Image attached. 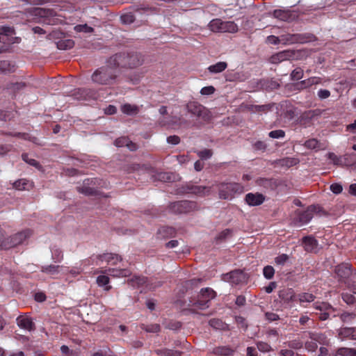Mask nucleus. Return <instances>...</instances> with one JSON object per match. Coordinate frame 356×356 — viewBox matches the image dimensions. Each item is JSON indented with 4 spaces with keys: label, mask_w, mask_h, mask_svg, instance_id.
Returning <instances> with one entry per match:
<instances>
[{
    "label": "nucleus",
    "mask_w": 356,
    "mask_h": 356,
    "mask_svg": "<svg viewBox=\"0 0 356 356\" xmlns=\"http://www.w3.org/2000/svg\"><path fill=\"white\" fill-rule=\"evenodd\" d=\"M96 259L101 261H104L111 265H116L122 259L120 255L113 253H105L103 254H99L96 257Z\"/></svg>",
    "instance_id": "5701e85b"
},
{
    "label": "nucleus",
    "mask_w": 356,
    "mask_h": 356,
    "mask_svg": "<svg viewBox=\"0 0 356 356\" xmlns=\"http://www.w3.org/2000/svg\"><path fill=\"white\" fill-rule=\"evenodd\" d=\"M123 24H129L135 20V17L131 13H128L122 15L120 17Z\"/></svg>",
    "instance_id": "6e6d98bb"
},
{
    "label": "nucleus",
    "mask_w": 356,
    "mask_h": 356,
    "mask_svg": "<svg viewBox=\"0 0 356 356\" xmlns=\"http://www.w3.org/2000/svg\"><path fill=\"white\" fill-rule=\"evenodd\" d=\"M209 324L211 327L216 330H225L227 327V324H225L221 319L219 318L211 319L209 321Z\"/></svg>",
    "instance_id": "ea45409f"
},
{
    "label": "nucleus",
    "mask_w": 356,
    "mask_h": 356,
    "mask_svg": "<svg viewBox=\"0 0 356 356\" xmlns=\"http://www.w3.org/2000/svg\"><path fill=\"white\" fill-rule=\"evenodd\" d=\"M219 197L224 200L232 199L236 194L243 192V186L238 183H220L218 185Z\"/></svg>",
    "instance_id": "39448f33"
},
{
    "label": "nucleus",
    "mask_w": 356,
    "mask_h": 356,
    "mask_svg": "<svg viewBox=\"0 0 356 356\" xmlns=\"http://www.w3.org/2000/svg\"><path fill=\"white\" fill-rule=\"evenodd\" d=\"M314 307L316 312L315 315L321 321H325L328 319L334 309L328 303L325 302H316L314 304Z\"/></svg>",
    "instance_id": "9b49d317"
},
{
    "label": "nucleus",
    "mask_w": 356,
    "mask_h": 356,
    "mask_svg": "<svg viewBox=\"0 0 356 356\" xmlns=\"http://www.w3.org/2000/svg\"><path fill=\"white\" fill-rule=\"evenodd\" d=\"M305 146L308 149H317L319 147V142L315 138H311L305 141Z\"/></svg>",
    "instance_id": "5fc2aeb1"
},
{
    "label": "nucleus",
    "mask_w": 356,
    "mask_h": 356,
    "mask_svg": "<svg viewBox=\"0 0 356 356\" xmlns=\"http://www.w3.org/2000/svg\"><path fill=\"white\" fill-rule=\"evenodd\" d=\"M267 42L270 44H282L281 41V35L280 36H275L273 35H269L267 37Z\"/></svg>",
    "instance_id": "338daca9"
},
{
    "label": "nucleus",
    "mask_w": 356,
    "mask_h": 356,
    "mask_svg": "<svg viewBox=\"0 0 356 356\" xmlns=\"http://www.w3.org/2000/svg\"><path fill=\"white\" fill-rule=\"evenodd\" d=\"M25 87H26V84L24 83H22V82L18 83L17 82V83H10L9 87H8V89L15 92V91H18V90H22Z\"/></svg>",
    "instance_id": "69168bd1"
},
{
    "label": "nucleus",
    "mask_w": 356,
    "mask_h": 356,
    "mask_svg": "<svg viewBox=\"0 0 356 356\" xmlns=\"http://www.w3.org/2000/svg\"><path fill=\"white\" fill-rule=\"evenodd\" d=\"M301 245L307 252H316L318 247V242L313 236H304L301 240Z\"/></svg>",
    "instance_id": "a211bd4d"
},
{
    "label": "nucleus",
    "mask_w": 356,
    "mask_h": 356,
    "mask_svg": "<svg viewBox=\"0 0 356 356\" xmlns=\"http://www.w3.org/2000/svg\"><path fill=\"white\" fill-rule=\"evenodd\" d=\"M315 298L316 296L309 293H301L296 295V301H298L299 303L304 307H305L304 303L312 302L314 301Z\"/></svg>",
    "instance_id": "c756f323"
},
{
    "label": "nucleus",
    "mask_w": 356,
    "mask_h": 356,
    "mask_svg": "<svg viewBox=\"0 0 356 356\" xmlns=\"http://www.w3.org/2000/svg\"><path fill=\"white\" fill-rule=\"evenodd\" d=\"M216 296V292L211 288L206 287L200 290L197 298H191L188 306L195 307L200 309L209 307L210 302Z\"/></svg>",
    "instance_id": "7ed1b4c3"
},
{
    "label": "nucleus",
    "mask_w": 356,
    "mask_h": 356,
    "mask_svg": "<svg viewBox=\"0 0 356 356\" xmlns=\"http://www.w3.org/2000/svg\"><path fill=\"white\" fill-rule=\"evenodd\" d=\"M334 272L339 281L345 282L352 275L353 269L350 264L342 263L335 267Z\"/></svg>",
    "instance_id": "2eb2a0df"
},
{
    "label": "nucleus",
    "mask_w": 356,
    "mask_h": 356,
    "mask_svg": "<svg viewBox=\"0 0 356 356\" xmlns=\"http://www.w3.org/2000/svg\"><path fill=\"white\" fill-rule=\"evenodd\" d=\"M197 202L189 200L174 202L168 206L169 212L174 214L188 213L197 210Z\"/></svg>",
    "instance_id": "0eeeda50"
},
{
    "label": "nucleus",
    "mask_w": 356,
    "mask_h": 356,
    "mask_svg": "<svg viewBox=\"0 0 356 356\" xmlns=\"http://www.w3.org/2000/svg\"><path fill=\"white\" fill-rule=\"evenodd\" d=\"M159 112L162 115H165L168 114L167 107L165 106H162L159 109ZM188 122L187 120L183 119L181 117L177 116H170L160 118L159 120V124L161 127H167V128H177L180 127L182 125L188 124Z\"/></svg>",
    "instance_id": "20e7f679"
},
{
    "label": "nucleus",
    "mask_w": 356,
    "mask_h": 356,
    "mask_svg": "<svg viewBox=\"0 0 356 356\" xmlns=\"http://www.w3.org/2000/svg\"><path fill=\"white\" fill-rule=\"evenodd\" d=\"M13 185L15 189L22 191L28 190L32 186V183L26 179H20L15 181Z\"/></svg>",
    "instance_id": "72a5a7b5"
},
{
    "label": "nucleus",
    "mask_w": 356,
    "mask_h": 356,
    "mask_svg": "<svg viewBox=\"0 0 356 356\" xmlns=\"http://www.w3.org/2000/svg\"><path fill=\"white\" fill-rule=\"evenodd\" d=\"M32 234V231L31 229H26L22 232H19L9 238H7L8 243H3L1 245L2 249H10L11 248L15 247L24 242L28 237H29Z\"/></svg>",
    "instance_id": "1a4fd4ad"
},
{
    "label": "nucleus",
    "mask_w": 356,
    "mask_h": 356,
    "mask_svg": "<svg viewBox=\"0 0 356 356\" xmlns=\"http://www.w3.org/2000/svg\"><path fill=\"white\" fill-rule=\"evenodd\" d=\"M232 230L230 229H225L218 234V236L215 238L216 242L221 243L225 241L227 238L232 236Z\"/></svg>",
    "instance_id": "79ce46f5"
},
{
    "label": "nucleus",
    "mask_w": 356,
    "mask_h": 356,
    "mask_svg": "<svg viewBox=\"0 0 356 356\" xmlns=\"http://www.w3.org/2000/svg\"><path fill=\"white\" fill-rule=\"evenodd\" d=\"M63 266H62L51 264L42 266L41 271L50 275H56L60 272V270L63 269Z\"/></svg>",
    "instance_id": "7c9ffc66"
},
{
    "label": "nucleus",
    "mask_w": 356,
    "mask_h": 356,
    "mask_svg": "<svg viewBox=\"0 0 356 356\" xmlns=\"http://www.w3.org/2000/svg\"><path fill=\"white\" fill-rule=\"evenodd\" d=\"M22 158L23 161L32 166H35L36 168L40 166V163L36 160L33 159H29V155L26 153L22 154Z\"/></svg>",
    "instance_id": "13d9d810"
},
{
    "label": "nucleus",
    "mask_w": 356,
    "mask_h": 356,
    "mask_svg": "<svg viewBox=\"0 0 356 356\" xmlns=\"http://www.w3.org/2000/svg\"><path fill=\"white\" fill-rule=\"evenodd\" d=\"M155 353L159 356H181L182 354L181 351L167 348L157 349Z\"/></svg>",
    "instance_id": "c9c22d12"
},
{
    "label": "nucleus",
    "mask_w": 356,
    "mask_h": 356,
    "mask_svg": "<svg viewBox=\"0 0 356 356\" xmlns=\"http://www.w3.org/2000/svg\"><path fill=\"white\" fill-rule=\"evenodd\" d=\"M329 79H325L320 76H311L307 79L298 81L293 84L294 90L301 91L308 89L313 86L324 84Z\"/></svg>",
    "instance_id": "9d476101"
},
{
    "label": "nucleus",
    "mask_w": 356,
    "mask_h": 356,
    "mask_svg": "<svg viewBox=\"0 0 356 356\" xmlns=\"http://www.w3.org/2000/svg\"><path fill=\"white\" fill-rule=\"evenodd\" d=\"M315 336H316L315 334H312L311 337L312 340L305 343V348L309 351H315L318 348V345L316 341L317 338L314 337Z\"/></svg>",
    "instance_id": "de8ad7c7"
},
{
    "label": "nucleus",
    "mask_w": 356,
    "mask_h": 356,
    "mask_svg": "<svg viewBox=\"0 0 356 356\" xmlns=\"http://www.w3.org/2000/svg\"><path fill=\"white\" fill-rule=\"evenodd\" d=\"M51 258L54 262H60L63 259V253L59 248H53L51 250Z\"/></svg>",
    "instance_id": "09e8293b"
},
{
    "label": "nucleus",
    "mask_w": 356,
    "mask_h": 356,
    "mask_svg": "<svg viewBox=\"0 0 356 356\" xmlns=\"http://www.w3.org/2000/svg\"><path fill=\"white\" fill-rule=\"evenodd\" d=\"M95 181H97V179H92L91 181L90 179H86L83 181V186L81 187H78L79 192L85 194L86 195H95L97 193V191L93 188L90 187L88 185L90 184V182H94L95 184Z\"/></svg>",
    "instance_id": "bb28decb"
},
{
    "label": "nucleus",
    "mask_w": 356,
    "mask_h": 356,
    "mask_svg": "<svg viewBox=\"0 0 356 356\" xmlns=\"http://www.w3.org/2000/svg\"><path fill=\"white\" fill-rule=\"evenodd\" d=\"M322 113L323 111L320 109L309 110L304 113L303 117L307 119L312 120L317 116H320L322 114Z\"/></svg>",
    "instance_id": "8fccbe9b"
},
{
    "label": "nucleus",
    "mask_w": 356,
    "mask_h": 356,
    "mask_svg": "<svg viewBox=\"0 0 356 356\" xmlns=\"http://www.w3.org/2000/svg\"><path fill=\"white\" fill-rule=\"evenodd\" d=\"M342 299L348 305H353L355 301L354 296L348 293H342Z\"/></svg>",
    "instance_id": "e2e57ef3"
},
{
    "label": "nucleus",
    "mask_w": 356,
    "mask_h": 356,
    "mask_svg": "<svg viewBox=\"0 0 356 356\" xmlns=\"http://www.w3.org/2000/svg\"><path fill=\"white\" fill-rule=\"evenodd\" d=\"M339 336L341 339H356L355 327H341L339 331Z\"/></svg>",
    "instance_id": "cd10ccee"
},
{
    "label": "nucleus",
    "mask_w": 356,
    "mask_h": 356,
    "mask_svg": "<svg viewBox=\"0 0 356 356\" xmlns=\"http://www.w3.org/2000/svg\"><path fill=\"white\" fill-rule=\"evenodd\" d=\"M263 275L267 280H270L275 275V269L272 266H266L263 269Z\"/></svg>",
    "instance_id": "3c124183"
},
{
    "label": "nucleus",
    "mask_w": 356,
    "mask_h": 356,
    "mask_svg": "<svg viewBox=\"0 0 356 356\" xmlns=\"http://www.w3.org/2000/svg\"><path fill=\"white\" fill-rule=\"evenodd\" d=\"M13 33V30L10 27L3 26L0 30V42L3 44L13 43V38H11Z\"/></svg>",
    "instance_id": "393cba45"
},
{
    "label": "nucleus",
    "mask_w": 356,
    "mask_h": 356,
    "mask_svg": "<svg viewBox=\"0 0 356 356\" xmlns=\"http://www.w3.org/2000/svg\"><path fill=\"white\" fill-rule=\"evenodd\" d=\"M273 15L275 18L288 22L296 20L298 17L294 11L289 9H276Z\"/></svg>",
    "instance_id": "4468645a"
},
{
    "label": "nucleus",
    "mask_w": 356,
    "mask_h": 356,
    "mask_svg": "<svg viewBox=\"0 0 356 356\" xmlns=\"http://www.w3.org/2000/svg\"><path fill=\"white\" fill-rule=\"evenodd\" d=\"M227 67V63L224 61H220L214 65H210L207 70L211 74H217L223 72Z\"/></svg>",
    "instance_id": "473e14b6"
},
{
    "label": "nucleus",
    "mask_w": 356,
    "mask_h": 356,
    "mask_svg": "<svg viewBox=\"0 0 356 356\" xmlns=\"http://www.w3.org/2000/svg\"><path fill=\"white\" fill-rule=\"evenodd\" d=\"M303 76L304 70L301 67H298L291 72L290 79L291 81H299L303 77Z\"/></svg>",
    "instance_id": "37998d69"
},
{
    "label": "nucleus",
    "mask_w": 356,
    "mask_h": 356,
    "mask_svg": "<svg viewBox=\"0 0 356 356\" xmlns=\"http://www.w3.org/2000/svg\"><path fill=\"white\" fill-rule=\"evenodd\" d=\"M140 327L147 332L156 333L161 330L160 325L157 323L150 325L142 324Z\"/></svg>",
    "instance_id": "a18cd8bd"
},
{
    "label": "nucleus",
    "mask_w": 356,
    "mask_h": 356,
    "mask_svg": "<svg viewBox=\"0 0 356 356\" xmlns=\"http://www.w3.org/2000/svg\"><path fill=\"white\" fill-rule=\"evenodd\" d=\"M16 323L21 329L31 332L35 330V325L32 318L27 315H20L16 318Z\"/></svg>",
    "instance_id": "6ab92c4d"
},
{
    "label": "nucleus",
    "mask_w": 356,
    "mask_h": 356,
    "mask_svg": "<svg viewBox=\"0 0 356 356\" xmlns=\"http://www.w3.org/2000/svg\"><path fill=\"white\" fill-rule=\"evenodd\" d=\"M331 92L329 90L327 89H320L317 92V96L319 99L323 100L327 99L330 97Z\"/></svg>",
    "instance_id": "bf43d9fd"
},
{
    "label": "nucleus",
    "mask_w": 356,
    "mask_h": 356,
    "mask_svg": "<svg viewBox=\"0 0 356 356\" xmlns=\"http://www.w3.org/2000/svg\"><path fill=\"white\" fill-rule=\"evenodd\" d=\"M269 137L272 138H281L285 136V132L282 129L271 131L268 134Z\"/></svg>",
    "instance_id": "052dcab7"
},
{
    "label": "nucleus",
    "mask_w": 356,
    "mask_h": 356,
    "mask_svg": "<svg viewBox=\"0 0 356 356\" xmlns=\"http://www.w3.org/2000/svg\"><path fill=\"white\" fill-rule=\"evenodd\" d=\"M215 91H216L215 88L212 86H209L203 87L200 90V93L202 95H210L213 94Z\"/></svg>",
    "instance_id": "774afa93"
},
{
    "label": "nucleus",
    "mask_w": 356,
    "mask_h": 356,
    "mask_svg": "<svg viewBox=\"0 0 356 356\" xmlns=\"http://www.w3.org/2000/svg\"><path fill=\"white\" fill-rule=\"evenodd\" d=\"M110 279L106 275H99L97 277V283L99 286H104L109 283Z\"/></svg>",
    "instance_id": "680f3d73"
},
{
    "label": "nucleus",
    "mask_w": 356,
    "mask_h": 356,
    "mask_svg": "<svg viewBox=\"0 0 356 356\" xmlns=\"http://www.w3.org/2000/svg\"><path fill=\"white\" fill-rule=\"evenodd\" d=\"M314 35L312 33H284L281 35L282 44L291 45L294 44H304L314 41Z\"/></svg>",
    "instance_id": "423d86ee"
},
{
    "label": "nucleus",
    "mask_w": 356,
    "mask_h": 356,
    "mask_svg": "<svg viewBox=\"0 0 356 356\" xmlns=\"http://www.w3.org/2000/svg\"><path fill=\"white\" fill-rule=\"evenodd\" d=\"M315 211L316 207L314 205L308 207L307 209L304 211L297 210L293 219V223L297 226H301L308 223L313 218Z\"/></svg>",
    "instance_id": "6e6552de"
},
{
    "label": "nucleus",
    "mask_w": 356,
    "mask_h": 356,
    "mask_svg": "<svg viewBox=\"0 0 356 356\" xmlns=\"http://www.w3.org/2000/svg\"><path fill=\"white\" fill-rule=\"evenodd\" d=\"M17 66L15 63L10 60H0V74L13 73L15 71Z\"/></svg>",
    "instance_id": "a878e982"
},
{
    "label": "nucleus",
    "mask_w": 356,
    "mask_h": 356,
    "mask_svg": "<svg viewBox=\"0 0 356 356\" xmlns=\"http://www.w3.org/2000/svg\"><path fill=\"white\" fill-rule=\"evenodd\" d=\"M295 56V51L293 50H284L272 55L270 58V62L273 64H277L282 61L293 59Z\"/></svg>",
    "instance_id": "f3484780"
},
{
    "label": "nucleus",
    "mask_w": 356,
    "mask_h": 356,
    "mask_svg": "<svg viewBox=\"0 0 356 356\" xmlns=\"http://www.w3.org/2000/svg\"><path fill=\"white\" fill-rule=\"evenodd\" d=\"M211 353L217 356H229L232 355L234 350L228 346H223L214 348Z\"/></svg>",
    "instance_id": "c85d7f7f"
},
{
    "label": "nucleus",
    "mask_w": 356,
    "mask_h": 356,
    "mask_svg": "<svg viewBox=\"0 0 356 356\" xmlns=\"http://www.w3.org/2000/svg\"><path fill=\"white\" fill-rule=\"evenodd\" d=\"M74 45V42L72 40L68 39L65 40H60L57 43V47L59 49H70Z\"/></svg>",
    "instance_id": "c03bdc74"
},
{
    "label": "nucleus",
    "mask_w": 356,
    "mask_h": 356,
    "mask_svg": "<svg viewBox=\"0 0 356 356\" xmlns=\"http://www.w3.org/2000/svg\"><path fill=\"white\" fill-rule=\"evenodd\" d=\"M198 156L202 160L210 159L213 155V152L209 149H204L197 152Z\"/></svg>",
    "instance_id": "864d4df0"
},
{
    "label": "nucleus",
    "mask_w": 356,
    "mask_h": 356,
    "mask_svg": "<svg viewBox=\"0 0 356 356\" xmlns=\"http://www.w3.org/2000/svg\"><path fill=\"white\" fill-rule=\"evenodd\" d=\"M129 140L127 137L119 138L115 140V145L117 147L129 146Z\"/></svg>",
    "instance_id": "0e129e2a"
},
{
    "label": "nucleus",
    "mask_w": 356,
    "mask_h": 356,
    "mask_svg": "<svg viewBox=\"0 0 356 356\" xmlns=\"http://www.w3.org/2000/svg\"><path fill=\"white\" fill-rule=\"evenodd\" d=\"M247 275L241 270H232L224 275V280L233 284H239L247 281Z\"/></svg>",
    "instance_id": "f8f14e48"
},
{
    "label": "nucleus",
    "mask_w": 356,
    "mask_h": 356,
    "mask_svg": "<svg viewBox=\"0 0 356 356\" xmlns=\"http://www.w3.org/2000/svg\"><path fill=\"white\" fill-rule=\"evenodd\" d=\"M222 19H212L209 24V29L213 32L221 33L222 29Z\"/></svg>",
    "instance_id": "4c0bfd02"
},
{
    "label": "nucleus",
    "mask_w": 356,
    "mask_h": 356,
    "mask_svg": "<svg viewBox=\"0 0 356 356\" xmlns=\"http://www.w3.org/2000/svg\"><path fill=\"white\" fill-rule=\"evenodd\" d=\"M159 234L163 237H172L175 235L176 230L171 227H162L159 229Z\"/></svg>",
    "instance_id": "e433bc0d"
},
{
    "label": "nucleus",
    "mask_w": 356,
    "mask_h": 356,
    "mask_svg": "<svg viewBox=\"0 0 356 356\" xmlns=\"http://www.w3.org/2000/svg\"><path fill=\"white\" fill-rule=\"evenodd\" d=\"M341 321L343 323H350L356 318V314L354 312H343L339 315Z\"/></svg>",
    "instance_id": "49530a36"
},
{
    "label": "nucleus",
    "mask_w": 356,
    "mask_h": 356,
    "mask_svg": "<svg viewBox=\"0 0 356 356\" xmlns=\"http://www.w3.org/2000/svg\"><path fill=\"white\" fill-rule=\"evenodd\" d=\"M221 25V33H236L238 31V26L234 22L222 20Z\"/></svg>",
    "instance_id": "2f4dec72"
},
{
    "label": "nucleus",
    "mask_w": 356,
    "mask_h": 356,
    "mask_svg": "<svg viewBox=\"0 0 356 356\" xmlns=\"http://www.w3.org/2000/svg\"><path fill=\"white\" fill-rule=\"evenodd\" d=\"M202 282V279L199 278H193L189 280H186L183 283V286L186 289V291L193 289L195 287H197Z\"/></svg>",
    "instance_id": "58836bf2"
},
{
    "label": "nucleus",
    "mask_w": 356,
    "mask_h": 356,
    "mask_svg": "<svg viewBox=\"0 0 356 356\" xmlns=\"http://www.w3.org/2000/svg\"><path fill=\"white\" fill-rule=\"evenodd\" d=\"M258 350L263 353H268L271 350V346L266 342L259 341L257 343Z\"/></svg>",
    "instance_id": "4d7b16f0"
},
{
    "label": "nucleus",
    "mask_w": 356,
    "mask_h": 356,
    "mask_svg": "<svg viewBox=\"0 0 356 356\" xmlns=\"http://www.w3.org/2000/svg\"><path fill=\"white\" fill-rule=\"evenodd\" d=\"M74 30L76 32H84V33H93L94 29L88 24H79L74 26Z\"/></svg>",
    "instance_id": "603ef678"
},
{
    "label": "nucleus",
    "mask_w": 356,
    "mask_h": 356,
    "mask_svg": "<svg viewBox=\"0 0 356 356\" xmlns=\"http://www.w3.org/2000/svg\"><path fill=\"white\" fill-rule=\"evenodd\" d=\"M73 96L79 100H86L95 98L96 93L90 89L79 88L74 90Z\"/></svg>",
    "instance_id": "4be33fe9"
},
{
    "label": "nucleus",
    "mask_w": 356,
    "mask_h": 356,
    "mask_svg": "<svg viewBox=\"0 0 356 356\" xmlns=\"http://www.w3.org/2000/svg\"><path fill=\"white\" fill-rule=\"evenodd\" d=\"M187 111L197 117L204 118L207 115V110L202 104L197 102H190L186 104Z\"/></svg>",
    "instance_id": "dca6fc26"
},
{
    "label": "nucleus",
    "mask_w": 356,
    "mask_h": 356,
    "mask_svg": "<svg viewBox=\"0 0 356 356\" xmlns=\"http://www.w3.org/2000/svg\"><path fill=\"white\" fill-rule=\"evenodd\" d=\"M129 282L134 286V287H140L146 285V287L149 290H154L156 287L161 286L162 284L161 282H158L157 284H153L152 283H149L148 279L146 277L144 276H134L131 277Z\"/></svg>",
    "instance_id": "ddd939ff"
},
{
    "label": "nucleus",
    "mask_w": 356,
    "mask_h": 356,
    "mask_svg": "<svg viewBox=\"0 0 356 356\" xmlns=\"http://www.w3.org/2000/svg\"><path fill=\"white\" fill-rule=\"evenodd\" d=\"M122 113L127 115H135L138 112V108L135 105H131L129 104H125L122 106L121 108Z\"/></svg>",
    "instance_id": "a19ab883"
},
{
    "label": "nucleus",
    "mask_w": 356,
    "mask_h": 356,
    "mask_svg": "<svg viewBox=\"0 0 356 356\" xmlns=\"http://www.w3.org/2000/svg\"><path fill=\"white\" fill-rule=\"evenodd\" d=\"M245 200L246 203L250 206H259L264 202L265 197L259 193H249L246 194Z\"/></svg>",
    "instance_id": "412c9836"
},
{
    "label": "nucleus",
    "mask_w": 356,
    "mask_h": 356,
    "mask_svg": "<svg viewBox=\"0 0 356 356\" xmlns=\"http://www.w3.org/2000/svg\"><path fill=\"white\" fill-rule=\"evenodd\" d=\"M278 296L285 303L296 301V295L292 289L286 288L280 290Z\"/></svg>",
    "instance_id": "b1692460"
},
{
    "label": "nucleus",
    "mask_w": 356,
    "mask_h": 356,
    "mask_svg": "<svg viewBox=\"0 0 356 356\" xmlns=\"http://www.w3.org/2000/svg\"><path fill=\"white\" fill-rule=\"evenodd\" d=\"M187 193H192L198 196H204L209 195L211 192V188L202 186L188 184L186 186Z\"/></svg>",
    "instance_id": "aec40b11"
},
{
    "label": "nucleus",
    "mask_w": 356,
    "mask_h": 356,
    "mask_svg": "<svg viewBox=\"0 0 356 356\" xmlns=\"http://www.w3.org/2000/svg\"><path fill=\"white\" fill-rule=\"evenodd\" d=\"M118 66L109 63V59L105 66L96 70L92 75L94 83L101 85H111L115 82L118 76Z\"/></svg>",
    "instance_id": "f257e3e1"
},
{
    "label": "nucleus",
    "mask_w": 356,
    "mask_h": 356,
    "mask_svg": "<svg viewBox=\"0 0 356 356\" xmlns=\"http://www.w3.org/2000/svg\"><path fill=\"white\" fill-rule=\"evenodd\" d=\"M143 59L138 53H119L109 58V63L118 67L134 68L142 65Z\"/></svg>",
    "instance_id": "f03ea898"
},
{
    "label": "nucleus",
    "mask_w": 356,
    "mask_h": 356,
    "mask_svg": "<svg viewBox=\"0 0 356 356\" xmlns=\"http://www.w3.org/2000/svg\"><path fill=\"white\" fill-rule=\"evenodd\" d=\"M329 356H356V350L348 348H339L335 353Z\"/></svg>",
    "instance_id": "f704fd0d"
}]
</instances>
